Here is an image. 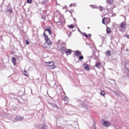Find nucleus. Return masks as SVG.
<instances>
[{
	"label": "nucleus",
	"mask_w": 129,
	"mask_h": 129,
	"mask_svg": "<svg viewBox=\"0 0 129 129\" xmlns=\"http://www.w3.org/2000/svg\"><path fill=\"white\" fill-rule=\"evenodd\" d=\"M45 66H48L50 69H55V63L52 61H48L45 62Z\"/></svg>",
	"instance_id": "nucleus-1"
},
{
	"label": "nucleus",
	"mask_w": 129,
	"mask_h": 129,
	"mask_svg": "<svg viewBox=\"0 0 129 129\" xmlns=\"http://www.w3.org/2000/svg\"><path fill=\"white\" fill-rule=\"evenodd\" d=\"M52 45V42L51 41H45L43 44L44 48H50V46Z\"/></svg>",
	"instance_id": "nucleus-2"
},
{
	"label": "nucleus",
	"mask_w": 129,
	"mask_h": 129,
	"mask_svg": "<svg viewBox=\"0 0 129 129\" xmlns=\"http://www.w3.org/2000/svg\"><path fill=\"white\" fill-rule=\"evenodd\" d=\"M111 123L108 121H103V125L105 126L106 127H108V126H110Z\"/></svg>",
	"instance_id": "nucleus-3"
},
{
	"label": "nucleus",
	"mask_w": 129,
	"mask_h": 129,
	"mask_svg": "<svg viewBox=\"0 0 129 129\" xmlns=\"http://www.w3.org/2000/svg\"><path fill=\"white\" fill-rule=\"evenodd\" d=\"M43 36L45 38V42H51L49 37H48V35H47L45 32L43 33Z\"/></svg>",
	"instance_id": "nucleus-4"
},
{
	"label": "nucleus",
	"mask_w": 129,
	"mask_h": 129,
	"mask_svg": "<svg viewBox=\"0 0 129 129\" xmlns=\"http://www.w3.org/2000/svg\"><path fill=\"white\" fill-rule=\"evenodd\" d=\"M83 66L85 70H86L87 71H89L90 70V68L88 66V64L86 63L84 64Z\"/></svg>",
	"instance_id": "nucleus-5"
},
{
	"label": "nucleus",
	"mask_w": 129,
	"mask_h": 129,
	"mask_svg": "<svg viewBox=\"0 0 129 129\" xmlns=\"http://www.w3.org/2000/svg\"><path fill=\"white\" fill-rule=\"evenodd\" d=\"M15 119L17 121H19V120H23V119H24V117L20 116H17L15 117Z\"/></svg>",
	"instance_id": "nucleus-6"
},
{
	"label": "nucleus",
	"mask_w": 129,
	"mask_h": 129,
	"mask_svg": "<svg viewBox=\"0 0 129 129\" xmlns=\"http://www.w3.org/2000/svg\"><path fill=\"white\" fill-rule=\"evenodd\" d=\"M66 53L67 55L68 56V55H71L72 52H71V50H70V49H66Z\"/></svg>",
	"instance_id": "nucleus-7"
},
{
	"label": "nucleus",
	"mask_w": 129,
	"mask_h": 129,
	"mask_svg": "<svg viewBox=\"0 0 129 129\" xmlns=\"http://www.w3.org/2000/svg\"><path fill=\"white\" fill-rule=\"evenodd\" d=\"M120 26L122 28V29H124V28H125L126 27L125 23L124 22L121 23L120 24Z\"/></svg>",
	"instance_id": "nucleus-8"
},
{
	"label": "nucleus",
	"mask_w": 129,
	"mask_h": 129,
	"mask_svg": "<svg viewBox=\"0 0 129 129\" xmlns=\"http://www.w3.org/2000/svg\"><path fill=\"white\" fill-rule=\"evenodd\" d=\"M39 129H47V126L45 124H42L40 126Z\"/></svg>",
	"instance_id": "nucleus-9"
},
{
	"label": "nucleus",
	"mask_w": 129,
	"mask_h": 129,
	"mask_svg": "<svg viewBox=\"0 0 129 129\" xmlns=\"http://www.w3.org/2000/svg\"><path fill=\"white\" fill-rule=\"evenodd\" d=\"M107 4H109V5H112L113 4V0H106Z\"/></svg>",
	"instance_id": "nucleus-10"
},
{
	"label": "nucleus",
	"mask_w": 129,
	"mask_h": 129,
	"mask_svg": "<svg viewBox=\"0 0 129 129\" xmlns=\"http://www.w3.org/2000/svg\"><path fill=\"white\" fill-rule=\"evenodd\" d=\"M75 53L76 56H79V55H80V54H81V52H80V51L79 50H76V51H75Z\"/></svg>",
	"instance_id": "nucleus-11"
},
{
	"label": "nucleus",
	"mask_w": 129,
	"mask_h": 129,
	"mask_svg": "<svg viewBox=\"0 0 129 129\" xmlns=\"http://www.w3.org/2000/svg\"><path fill=\"white\" fill-rule=\"evenodd\" d=\"M23 74H24V75H25V76H28L29 75V74H28V72H27V71L24 70L23 72Z\"/></svg>",
	"instance_id": "nucleus-12"
},
{
	"label": "nucleus",
	"mask_w": 129,
	"mask_h": 129,
	"mask_svg": "<svg viewBox=\"0 0 129 129\" xmlns=\"http://www.w3.org/2000/svg\"><path fill=\"white\" fill-rule=\"evenodd\" d=\"M100 95H102V96H105V92L103 90H101L100 92Z\"/></svg>",
	"instance_id": "nucleus-13"
},
{
	"label": "nucleus",
	"mask_w": 129,
	"mask_h": 129,
	"mask_svg": "<svg viewBox=\"0 0 129 129\" xmlns=\"http://www.w3.org/2000/svg\"><path fill=\"white\" fill-rule=\"evenodd\" d=\"M100 65H101V63L98 62L96 63L95 66H96V67H97V68H99V66H100Z\"/></svg>",
	"instance_id": "nucleus-14"
},
{
	"label": "nucleus",
	"mask_w": 129,
	"mask_h": 129,
	"mask_svg": "<svg viewBox=\"0 0 129 129\" xmlns=\"http://www.w3.org/2000/svg\"><path fill=\"white\" fill-rule=\"evenodd\" d=\"M12 62L14 66L16 65V58H15V57L12 58Z\"/></svg>",
	"instance_id": "nucleus-15"
},
{
	"label": "nucleus",
	"mask_w": 129,
	"mask_h": 129,
	"mask_svg": "<svg viewBox=\"0 0 129 129\" xmlns=\"http://www.w3.org/2000/svg\"><path fill=\"white\" fill-rule=\"evenodd\" d=\"M106 55L107 56H110V55H111V53H110V51H109V50H107V51H106Z\"/></svg>",
	"instance_id": "nucleus-16"
},
{
	"label": "nucleus",
	"mask_w": 129,
	"mask_h": 129,
	"mask_svg": "<svg viewBox=\"0 0 129 129\" xmlns=\"http://www.w3.org/2000/svg\"><path fill=\"white\" fill-rule=\"evenodd\" d=\"M68 27H69L70 29H74V25H69V26H68Z\"/></svg>",
	"instance_id": "nucleus-17"
},
{
	"label": "nucleus",
	"mask_w": 129,
	"mask_h": 129,
	"mask_svg": "<svg viewBox=\"0 0 129 129\" xmlns=\"http://www.w3.org/2000/svg\"><path fill=\"white\" fill-rule=\"evenodd\" d=\"M46 31L48 32L49 35H52V32L51 31V29H46Z\"/></svg>",
	"instance_id": "nucleus-18"
},
{
	"label": "nucleus",
	"mask_w": 129,
	"mask_h": 129,
	"mask_svg": "<svg viewBox=\"0 0 129 129\" xmlns=\"http://www.w3.org/2000/svg\"><path fill=\"white\" fill-rule=\"evenodd\" d=\"M6 12H8V13H13V10L12 9H8L6 10Z\"/></svg>",
	"instance_id": "nucleus-19"
},
{
	"label": "nucleus",
	"mask_w": 129,
	"mask_h": 129,
	"mask_svg": "<svg viewBox=\"0 0 129 129\" xmlns=\"http://www.w3.org/2000/svg\"><path fill=\"white\" fill-rule=\"evenodd\" d=\"M64 101L67 102H66V103H67V102H68V97H65L64 98Z\"/></svg>",
	"instance_id": "nucleus-20"
},
{
	"label": "nucleus",
	"mask_w": 129,
	"mask_h": 129,
	"mask_svg": "<svg viewBox=\"0 0 129 129\" xmlns=\"http://www.w3.org/2000/svg\"><path fill=\"white\" fill-rule=\"evenodd\" d=\"M106 31H107V33H110V31H111L110 28L107 27Z\"/></svg>",
	"instance_id": "nucleus-21"
},
{
	"label": "nucleus",
	"mask_w": 129,
	"mask_h": 129,
	"mask_svg": "<svg viewBox=\"0 0 129 129\" xmlns=\"http://www.w3.org/2000/svg\"><path fill=\"white\" fill-rule=\"evenodd\" d=\"M32 2H33V0H27V4H32Z\"/></svg>",
	"instance_id": "nucleus-22"
},
{
	"label": "nucleus",
	"mask_w": 129,
	"mask_h": 129,
	"mask_svg": "<svg viewBox=\"0 0 129 129\" xmlns=\"http://www.w3.org/2000/svg\"><path fill=\"white\" fill-rule=\"evenodd\" d=\"M91 129H96V126H95V124H93V126Z\"/></svg>",
	"instance_id": "nucleus-23"
},
{
	"label": "nucleus",
	"mask_w": 129,
	"mask_h": 129,
	"mask_svg": "<svg viewBox=\"0 0 129 129\" xmlns=\"http://www.w3.org/2000/svg\"><path fill=\"white\" fill-rule=\"evenodd\" d=\"M83 36H84V37H86V38H88V36H87V34L86 33H83L82 34Z\"/></svg>",
	"instance_id": "nucleus-24"
},
{
	"label": "nucleus",
	"mask_w": 129,
	"mask_h": 129,
	"mask_svg": "<svg viewBox=\"0 0 129 129\" xmlns=\"http://www.w3.org/2000/svg\"><path fill=\"white\" fill-rule=\"evenodd\" d=\"M105 20V18H103L102 21V24H103L104 25L105 24V22H104Z\"/></svg>",
	"instance_id": "nucleus-25"
},
{
	"label": "nucleus",
	"mask_w": 129,
	"mask_h": 129,
	"mask_svg": "<svg viewBox=\"0 0 129 129\" xmlns=\"http://www.w3.org/2000/svg\"><path fill=\"white\" fill-rule=\"evenodd\" d=\"M79 59V60H82L83 59V56H80Z\"/></svg>",
	"instance_id": "nucleus-26"
},
{
	"label": "nucleus",
	"mask_w": 129,
	"mask_h": 129,
	"mask_svg": "<svg viewBox=\"0 0 129 129\" xmlns=\"http://www.w3.org/2000/svg\"><path fill=\"white\" fill-rule=\"evenodd\" d=\"M26 45H29L30 44V42H29L28 40H26Z\"/></svg>",
	"instance_id": "nucleus-27"
},
{
	"label": "nucleus",
	"mask_w": 129,
	"mask_h": 129,
	"mask_svg": "<svg viewBox=\"0 0 129 129\" xmlns=\"http://www.w3.org/2000/svg\"><path fill=\"white\" fill-rule=\"evenodd\" d=\"M99 10H100V11H101V12H102V11H103V8L101 7L99 8Z\"/></svg>",
	"instance_id": "nucleus-28"
},
{
	"label": "nucleus",
	"mask_w": 129,
	"mask_h": 129,
	"mask_svg": "<svg viewBox=\"0 0 129 129\" xmlns=\"http://www.w3.org/2000/svg\"><path fill=\"white\" fill-rule=\"evenodd\" d=\"M90 7H92V9H96V7L94 6L91 5Z\"/></svg>",
	"instance_id": "nucleus-29"
},
{
	"label": "nucleus",
	"mask_w": 129,
	"mask_h": 129,
	"mask_svg": "<svg viewBox=\"0 0 129 129\" xmlns=\"http://www.w3.org/2000/svg\"><path fill=\"white\" fill-rule=\"evenodd\" d=\"M78 32H79V33H80L81 34H82V32H81V31L80 30V29L79 28L78 29Z\"/></svg>",
	"instance_id": "nucleus-30"
},
{
	"label": "nucleus",
	"mask_w": 129,
	"mask_h": 129,
	"mask_svg": "<svg viewBox=\"0 0 129 129\" xmlns=\"http://www.w3.org/2000/svg\"><path fill=\"white\" fill-rule=\"evenodd\" d=\"M73 6H75V5L74 4H71L70 5V7L71 8V7H73Z\"/></svg>",
	"instance_id": "nucleus-31"
},
{
	"label": "nucleus",
	"mask_w": 129,
	"mask_h": 129,
	"mask_svg": "<svg viewBox=\"0 0 129 129\" xmlns=\"http://www.w3.org/2000/svg\"><path fill=\"white\" fill-rule=\"evenodd\" d=\"M87 36H88V37L87 38H90V37H91V34H89Z\"/></svg>",
	"instance_id": "nucleus-32"
},
{
	"label": "nucleus",
	"mask_w": 129,
	"mask_h": 129,
	"mask_svg": "<svg viewBox=\"0 0 129 129\" xmlns=\"http://www.w3.org/2000/svg\"><path fill=\"white\" fill-rule=\"evenodd\" d=\"M61 50H62V51L65 50V47H61Z\"/></svg>",
	"instance_id": "nucleus-33"
},
{
	"label": "nucleus",
	"mask_w": 129,
	"mask_h": 129,
	"mask_svg": "<svg viewBox=\"0 0 129 129\" xmlns=\"http://www.w3.org/2000/svg\"><path fill=\"white\" fill-rule=\"evenodd\" d=\"M127 37L128 38V39H129V35H127Z\"/></svg>",
	"instance_id": "nucleus-34"
},
{
	"label": "nucleus",
	"mask_w": 129,
	"mask_h": 129,
	"mask_svg": "<svg viewBox=\"0 0 129 129\" xmlns=\"http://www.w3.org/2000/svg\"><path fill=\"white\" fill-rule=\"evenodd\" d=\"M70 13H71H71H72V12H71V11H70Z\"/></svg>",
	"instance_id": "nucleus-35"
},
{
	"label": "nucleus",
	"mask_w": 129,
	"mask_h": 129,
	"mask_svg": "<svg viewBox=\"0 0 129 129\" xmlns=\"http://www.w3.org/2000/svg\"><path fill=\"white\" fill-rule=\"evenodd\" d=\"M59 22H60V20L58 22H56V23H59Z\"/></svg>",
	"instance_id": "nucleus-36"
},
{
	"label": "nucleus",
	"mask_w": 129,
	"mask_h": 129,
	"mask_svg": "<svg viewBox=\"0 0 129 129\" xmlns=\"http://www.w3.org/2000/svg\"><path fill=\"white\" fill-rule=\"evenodd\" d=\"M55 106H56V107H57V106H56V105H55Z\"/></svg>",
	"instance_id": "nucleus-37"
},
{
	"label": "nucleus",
	"mask_w": 129,
	"mask_h": 129,
	"mask_svg": "<svg viewBox=\"0 0 129 129\" xmlns=\"http://www.w3.org/2000/svg\"><path fill=\"white\" fill-rule=\"evenodd\" d=\"M88 29H89V27H88Z\"/></svg>",
	"instance_id": "nucleus-38"
}]
</instances>
